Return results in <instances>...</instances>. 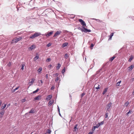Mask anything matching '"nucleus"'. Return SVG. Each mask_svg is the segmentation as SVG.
<instances>
[{
  "label": "nucleus",
  "instance_id": "obj_25",
  "mask_svg": "<svg viewBox=\"0 0 134 134\" xmlns=\"http://www.w3.org/2000/svg\"><path fill=\"white\" fill-rule=\"evenodd\" d=\"M35 36L34 35H32L29 38H30L34 39L35 38Z\"/></svg>",
  "mask_w": 134,
  "mask_h": 134
},
{
  "label": "nucleus",
  "instance_id": "obj_60",
  "mask_svg": "<svg viewBox=\"0 0 134 134\" xmlns=\"http://www.w3.org/2000/svg\"><path fill=\"white\" fill-rule=\"evenodd\" d=\"M59 115L60 116H61V115L60 113V112L59 111Z\"/></svg>",
  "mask_w": 134,
  "mask_h": 134
},
{
  "label": "nucleus",
  "instance_id": "obj_36",
  "mask_svg": "<svg viewBox=\"0 0 134 134\" xmlns=\"http://www.w3.org/2000/svg\"><path fill=\"white\" fill-rule=\"evenodd\" d=\"M39 90V89L38 88L35 91H33V93H35L37 92Z\"/></svg>",
  "mask_w": 134,
  "mask_h": 134
},
{
  "label": "nucleus",
  "instance_id": "obj_43",
  "mask_svg": "<svg viewBox=\"0 0 134 134\" xmlns=\"http://www.w3.org/2000/svg\"><path fill=\"white\" fill-rule=\"evenodd\" d=\"M51 60V59L50 58H48L46 59V61L47 62H48L50 61Z\"/></svg>",
  "mask_w": 134,
  "mask_h": 134
},
{
  "label": "nucleus",
  "instance_id": "obj_44",
  "mask_svg": "<svg viewBox=\"0 0 134 134\" xmlns=\"http://www.w3.org/2000/svg\"><path fill=\"white\" fill-rule=\"evenodd\" d=\"M55 88V87L54 86H53L51 88V90H52L54 89Z\"/></svg>",
  "mask_w": 134,
  "mask_h": 134
},
{
  "label": "nucleus",
  "instance_id": "obj_42",
  "mask_svg": "<svg viewBox=\"0 0 134 134\" xmlns=\"http://www.w3.org/2000/svg\"><path fill=\"white\" fill-rule=\"evenodd\" d=\"M51 45V44L50 43H48V44L47 45V47H49Z\"/></svg>",
  "mask_w": 134,
  "mask_h": 134
},
{
  "label": "nucleus",
  "instance_id": "obj_11",
  "mask_svg": "<svg viewBox=\"0 0 134 134\" xmlns=\"http://www.w3.org/2000/svg\"><path fill=\"white\" fill-rule=\"evenodd\" d=\"M35 48H36V46H35V45L33 44V45H32L29 48L31 50H32V49Z\"/></svg>",
  "mask_w": 134,
  "mask_h": 134
},
{
  "label": "nucleus",
  "instance_id": "obj_30",
  "mask_svg": "<svg viewBox=\"0 0 134 134\" xmlns=\"http://www.w3.org/2000/svg\"><path fill=\"white\" fill-rule=\"evenodd\" d=\"M25 66L24 64H21V69L23 70L24 69V68Z\"/></svg>",
  "mask_w": 134,
  "mask_h": 134
},
{
  "label": "nucleus",
  "instance_id": "obj_14",
  "mask_svg": "<svg viewBox=\"0 0 134 134\" xmlns=\"http://www.w3.org/2000/svg\"><path fill=\"white\" fill-rule=\"evenodd\" d=\"M52 95H49L47 97L46 99L47 100H49L51 98H52Z\"/></svg>",
  "mask_w": 134,
  "mask_h": 134
},
{
  "label": "nucleus",
  "instance_id": "obj_9",
  "mask_svg": "<svg viewBox=\"0 0 134 134\" xmlns=\"http://www.w3.org/2000/svg\"><path fill=\"white\" fill-rule=\"evenodd\" d=\"M35 37H38L41 35V34L40 33H36L34 34Z\"/></svg>",
  "mask_w": 134,
  "mask_h": 134
},
{
  "label": "nucleus",
  "instance_id": "obj_55",
  "mask_svg": "<svg viewBox=\"0 0 134 134\" xmlns=\"http://www.w3.org/2000/svg\"><path fill=\"white\" fill-rule=\"evenodd\" d=\"M54 75H55L56 76H58V74H57V73L55 74H54Z\"/></svg>",
  "mask_w": 134,
  "mask_h": 134
},
{
  "label": "nucleus",
  "instance_id": "obj_29",
  "mask_svg": "<svg viewBox=\"0 0 134 134\" xmlns=\"http://www.w3.org/2000/svg\"><path fill=\"white\" fill-rule=\"evenodd\" d=\"M121 81H120L118 82L116 84V86H119L120 83L121 82Z\"/></svg>",
  "mask_w": 134,
  "mask_h": 134
},
{
  "label": "nucleus",
  "instance_id": "obj_59",
  "mask_svg": "<svg viewBox=\"0 0 134 134\" xmlns=\"http://www.w3.org/2000/svg\"><path fill=\"white\" fill-rule=\"evenodd\" d=\"M10 105V104H8V105H7V107H9V106Z\"/></svg>",
  "mask_w": 134,
  "mask_h": 134
},
{
  "label": "nucleus",
  "instance_id": "obj_24",
  "mask_svg": "<svg viewBox=\"0 0 134 134\" xmlns=\"http://www.w3.org/2000/svg\"><path fill=\"white\" fill-rule=\"evenodd\" d=\"M133 113L132 111L130 110L129 111L126 113V115H127L129 114H132Z\"/></svg>",
  "mask_w": 134,
  "mask_h": 134
},
{
  "label": "nucleus",
  "instance_id": "obj_16",
  "mask_svg": "<svg viewBox=\"0 0 134 134\" xmlns=\"http://www.w3.org/2000/svg\"><path fill=\"white\" fill-rule=\"evenodd\" d=\"M68 44V43H64L63 44L62 47H66L67 46Z\"/></svg>",
  "mask_w": 134,
  "mask_h": 134
},
{
  "label": "nucleus",
  "instance_id": "obj_8",
  "mask_svg": "<svg viewBox=\"0 0 134 134\" xmlns=\"http://www.w3.org/2000/svg\"><path fill=\"white\" fill-rule=\"evenodd\" d=\"M35 81V79H32L31 81L29 82V86H30L32 85L33 84L34 82Z\"/></svg>",
  "mask_w": 134,
  "mask_h": 134
},
{
  "label": "nucleus",
  "instance_id": "obj_12",
  "mask_svg": "<svg viewBox=\"0 0 134 134\" xmlns=\"http://www.w3.org/2000/svg\"><path fill=\"white\" fill-rule=\"evenodd\" d=\"M41 96H38L37 97H36L34 98V100H39Z\"/></svg>",
  "mask_w": 134,
  "mask_h": 134
},
{
  "label": "nucleus",
  "instance_id": "obj_19",
  "mask_svg": "<svg viewBox=\"0 0 134 134\" xmlns=\"http://www.w3.org/2000/svg\"><path fill=\"white\" fill-rule=\"evenodd\" d=\"M42 70V68L41 67H40L37 70V71L38 73H40Z\"/></svg>",
  "mask_w": 134,
  "mask_h": 134
},
{
  "label": "nucleus",
  "instance_id": "obj_40",
  "mask_svg": "<svg viewBox=\"0 0 134 134\" xmlns=\"http://www.w3.org/2000/svg\"><path fill=\"white\" fill-rule=\"evenodd\" d=\"M99 123V124H100V125H102L104 123V121H102V122H100Z\"/></svg>",
  "mask_w": 134,
  "mask_h": 134
},
{
  "label": "nucleus",
  "instance_id": "obj_58",
  "mask_svg": "<svg viewBox=\"0 0 134 134\" xmlns=\"http://www.w3.org/2000/svg\"><path fill=\"white\" fill-rule=\"evenodd\" d=\"M132 94L134 96V90L133 91Z\"/></svg>",
  "mask_w": 134,
  "mask_h": 134
},
{
  "label": "nucleus",
  "instance_id": "obj_57",
  "mask_svg": "<svg viewBox=\"0 0 134 134\" xmlns=\"http://www.w3.org/2000/svg\"><path fill=\"white\" fill-rule=\"evenodd\" d=\"M2 102L1 101H0V107L1 106V104H2Z\"/></svg>",
  "mask_w": 134,
  "mask_h": 134
},
{
  "label": "nucleus",
  "instance_id": "obj_54",
  "mask_svg": "<svg viewBox=\"0 0 134 134\" xmlns=\"http://www.w3.org/2000/svg\"><path fill=\"white\" fill-rule=\"evenodd\" d=\"M93 66H93V65H91L90 67H91V69L93 67Z\"/></svg>",
  "mask_w": 134,
  "mask_h": 134
},
{
  "label": "nucleus",
  "instance_id": "obj_17",
  "mask_svg": "<svg viewBox=\"0 0 134 134\" xmlns=\"http://www.w3.org/2000/svg\"><path fill=\"white\" fill-rule=\"evenodd\" d=\"M61 66V65L59 64L58 63V66H57L56 69L57 70H58Z\"/></svg>",
  "mask_w": 134,
  "mask_h": 134
},
{
  "label": "nucleus",
  "instance_id": "obj_33",
  "mask_svg": "<svg viewBox=\"0 0 134 134\" xmlns=\"http://www.w3.org/2000/svg\"><path fill=\"white\" fill-rule=\"evenodd\" d=\"M114 34L113 33H111L110 35V37L109 39H111L112 37L113 36Z\"/></svg>",
  "mask_w": 134,
  "mask_h": 134
},
{
  "label": "nucleus",
  "instance_id": "obj_47",
  "mask_svg": "<svg viewBox=\"0 0 134 134\" xmlns=\"http://www.w3.org/2000/svg\"><path fill=\"white\" fill-rule=\"evenodd\" d=\"M100 125L99 124V123H98L96 125V126H97V127H98L100 126Z\"/></svg>",
  "mask_w": 134,
  "mask_h": 134
},
{
  "label": "nucleus",
  "instance_id": "obj_38",
  "mask_svg": "<svg viewBox=\"0 0 134 134\" xmlns=\"http://www.w3.org/2000/svg\"><path fill=\"white\" fill-rule=\"evenodd\" d=\"M94 44H91L90 46V48L91 49H93V47L94 46Z\"/></svg>",
  "mask_w": 134,
  "mask_h": 134
},
{
  "label": "nucleus",
  "instance_id": "obj_63",
  "mask_svg": "<svg viewBox=\"0 0 134 134\" xmlns=\"http://www.w3.org/2000/svg\"><path fill=\"white\" fill-rule=\"evenodd\" d=\"M93 129H94V128L93 129Z\"/></svg>",
  "mask_w": 134,
  "mask_h": 134
},
{
  "label": "nucleus",
  "instance_id": "obj_62",
  "mask_svg": "<svg viewBox=\"0 0 134 134\" xmlns=\"http://www.w3.org/2000/svg\"><path fill=\"white\" fill-rule=\"evenodd\" d=\"M71 120H72V119H71L70 120V122L71 121Z\"/></svg>",
  "mask_w": 134,
  "mask_h": 134
},
{
  "label": "nucleus",
  "instance_id": "obj_18",
  "mask_svg": "<svg viewBox=\"0 0 134 134\" xmlns=\"http://www.w3.org/2000/svg\"><path fill=\"white\" fill-rule=\"evenodd\" d=\"M133 57L132 56V55H131V56H130V58L129 60V61L130 62L131 61V60H132V59H133Z\"/></svg>",
  "mask_w": 134,
  "mask_h": 134
},
{
  "label": "nucleus",
  "instance_id": "obj_26",
  "mask_svg": "<svg viewBox=\"0 0 134 134\" xmlns=\"http://www.w3.org/2000/svg\"><path fill=\"white\" fill-rule=\"evenodd\" d=\"M115 57H113L111 58L109 60L111 61H112L115 58Z\"/></svg>",
  "mask_w": 134,
  "mask_h": 134
},
{
  "label": "nucleus",
  "instance_id": "obj_10",
  "mask_svg": "<svg viewBox=\"0 0 134 134\" xmlns=\"http://www.w3.org/2000/svg\"><path fill=\"white\" fill-rule=\"evenodd\" d=\"M77 125L76 124L75 125L74 128V129L73 130V131H75L76 130H78V129L77 128Z\"/></svg>",
  "mask_w": 134,
  "mask_h": 134
},
{
  "label": "nucleus",
  "instance_id": "obj_7",
  "mask_svg": "<svg viewBox=\"0 0 134 134\" xmlns=\"http://www.w3.org/2000/svg\"><path fill=\"white\" fill-rule=\"evenodd\" d=\"M134 68V65H131L128 68V70L129 71H131L132 69Z\"/></svg>",
  "mask_w": 134,
  "mask_h": 134
},
{
  "label": "nucleus",
  "instance_id": "obj_22",
  "mask_svg": "<svg viewBox=\"0 0 134 134\" xmlns=\"http://www.w3.org/2000/svg\"><path fill=\"white\" fill-rule=\"evenodd\" d=\"M3 104L2 105V106L1 107L2 109H4L6 107L7 104H5L3 106Z\"/></svg>",
  "mask_w": 134,
  "mask_h": 134
},
{
  "label": "nucleus",
  "instance_id": "obj_45",
  "mask_svg": "<svg viewBox=\"0 0 134 134\" xmlns=\"http://www.w3.org/2000/svg\"><path fill=\"white\" fill-rule=\"evenodd\" d=\"M52 66V65L51 64H50L48 65V67L49 68L51 69Z\"/></svg>",
  "mask_w": 134,
  "mask_h": 134
},
{
  "label": "nucleus",
  "instance_id": "obj_51",
  "mask_svg": "<svg viewBox=\"0 0 134 134\" xmlns=\"http://www.w3.org/2000/svg\"><path fill=\"white\" fill-rule=\"evenodd\" d=\"M93 133V131H90V132L88 134H92Z\"/></svg>",
  "mask_w": 134,
  "mask_h": 134
},
{
  "label": "nucleus",
  "instance_id": "obj_1",
  "mask_svg": "<svg viewBox=\"0 0 134 134\" xmlns=\"http://www.w3.org/2000/svg\"><path fill=\"white\" fill-rule=\"evenodd\" d=\"M81 30L82 32H83L85 33L87 32H90L91 31L90 29H88L85 28V27H83L82 29H81Z\"/></svg>",
  "mask_w": 134,
  "mask_h": 134
},
{
  "label": "nucleus",
  "instance_id": "obj_34",
  "mask_svg": "<svg viewBox=\"0 0 134 134\" xmlns=\"http://www.w3.org/2000/svg\"><path fill=\"white\" fill-rule=\"evenodd\" d=\"M7 65L8 66L10 67L11 65V63L10 62H9Z\"/></svg>",
  "mask_w": 134,
  "mask_h": 134
},
{
  "label": "nucleus",
  "instance_id": "obj_27",
  "mask_svg": "<svg viewBox=\"0 0 134 134\" xmlns=\"http://www.w3.org/2000/svg\"><path fill=\"white\" fill-rule=\"evenodd\" d=\"M108 112H107L106 111L105 116V118H107L108 117Z\"/></svg>",
  "mask_w": 134,
  "mask_h": 134
},
{
  "label": "nucleus",
  "instance_id": "obj_13",
  "mask_svg": "<svg viewBox=\"0 0 134 134\" xmlns=\"http://www.w3.org/2000/svg\"><path fill=\"white\" fill-rule=\"evenodd\" d=\"M4 111L3 110L0 112V116L2 117L3 115L4 114Z\"/></svg>",
  "mask_w": 134,
  "mask_h": 134
},
{
  "label": "nucleus",
  "instance_id": "obj_46",
  "mask_svg": "<svg viewBox=\"0 0 134 134\" xmlns=\"http://www.w3.org/2000/svg\"><path fill=\"white\" fill-rule=\"evenodd\" d=\"M19 88V87H16V88H15L13 90L14 91H16V90H18Z\"/></svg>",
  "mask_w": 134,
  "mask_h": 134
},
{
  "label": "nucleus",
  "instance_id": "obj_56",
  "mask_svg": "<svg viewBox=\"0 0 134 134\" xmlns=\"http://www.w3.org/2000/svg\"><path fill=\"white\" fill-rule=\"evenodd\" d=\"M40 81L41 82V83H43V81L42 80H40Z\"/></svg>",
  "mask_w": 134,
  "mask_h": 134
},
{
  "label": "nucleus",
  "instance_id": "obj_50",
  "mask_svg": "<svg viewBox=\"0 0 134 134\" xmlns=\"http://www.w3.org/2000/svg\"><path fill=\"white\" fill-rule=\"evenodd\" d=\"M57 107H58V108H57V109H58V111L59 112V111H60V109L59 108L58 106V105L57 106Z\"/></svg>",
  "mask_w": 134,
  "mask_h": 134
},
{
  "label": "nucleus",
  "instance_id": "obj_15",
  "mask_svg": "<svg viewBox=\"0 0 134 134\" xmlns=\"http://www.w3.org/2000/svg\"><path fill=\"white\" fill-rule=\"evenodd\" d=\"M108 89V88H106L104 89V91L102 93L104 95L105 94V93L107 92Z\"/></svg>",
  "mask_w": 134,
  "mask_h": 134
},
{
  "label": "nucleus",
  "instance_id": "obj_32",
  "mask_svg": "<svg viewBox=\"0 0 134 134\" xmlns=\"http://www.w3.org/2000/svg\"><path fill=\"white\" fill-rule=\"evenodd\" d=\"M39 56L38 55L36 56L35 57L34 59L35 60H37L39 58Z\"/></svg>",
  "mask_w": 134,
  "mask_h": 134
},
{
  "label": "nucleus",
  "instance_id": "obj_4",
  "mask_svg": "<svg viewBox=\"0 0 134 134\" xmlns=\"http://www.w3.org/2000/svg\"><path fill=\"white\" fill-rule=\"evenodd\" d=\"M21 39L22 38L21 37H19L16 38H15L12 40V42L16 43L20 41Z\"/></svg>",
  "mask_w": 134,
  "mask_h": 134
},
{
  "label": "nucleus",
  "instance_id": "obj_61",
  "mask_svg": "<svg viewBox=\"0 0 134 134\" xmlns=\"http://www.w3.org/2000/svg\"><path fill=\"white\" fill-rule=\"evenodd\" d=\"M78 29H79V30H81V29H82V28H81L79 27V28H78Z\"/></svg>",
  "mask_w": 134,
  "mask_h": 134
},
{
  "label": "nucleus",
  "instance_id": "obj_64",
  "mask_svg": "<svg viewBox=\"0 0 134 134\" xmlns=\"http://www.w3.org/2000/svg\"><path fill=\"white\" fill-rule=\"evenodd\" d=\"M125 104H126V103H125Z\"/></svg>",
  "mask_w": 134,
  "mask_h": 134
},
{
  "label": "nucleus",
  "instance_id": "obj_21",
  "mask_svg": "<svg viewBox=\"0 0 134 134\" xmlns=\"http://www.w3.org/2000/svg\"><path fill=\"white\" fill-rule=\"evenodd\" d=\"M53 100L52 101L50 100L49 101L48 104H49V105H51L53 103Z\"/></svg>",
  "mask_w": 134,
  "mask_h": 134
},
{
  "label": "nucleus",
  "instance_id": "obj_39",
  "mask_svg": "<svg viewBox=\"0 0 134 134\" xmlns=\"http://www.w3.org/2000/svg\"><path fill=\"white\" fill-rule=\"evenodd\" d=\"M51 131L50 130H49V129L47 130V133H51Z\"/></svg>",
  "mask_w": 134,
  "mask_h": 134
},
{
  "label": "nucleus",
  "instance_id": "obj_35",
  "mask_svg": "<svg viewBox=\"0 0 134 134\" xmlns=\"http://www.w3.org/2000/svg\"><path fill=\"white\" fill-rule=\"evenodd\" d=\"M21 101L22 102L24 103L26 101V99H25L24 98L22 99Z\"/></svg>",
  "mask_w": 134,
  "mask_h": 134
},
{
  "label": "nucleus",
  "instance_id": "obj_28",
  "mask_svg": "<svg viewBox=\"0 0 134 134\" xmlns=\"http://www.w3.org/2000/svg\"><path fill=\"white\" fill-rule=\"evenodd\" d=\"M65 72V67H64L62 71V72L63 74Z\"/></svg>",
  "mask_w": 134,
  "mask_h": 134
},
{
  "label": "nucleus",
  "instance_id": "obj_6",
  "mask_svg": "<svg viewBox=\"0 0 134 134\" xmlns=\"http://www.w3.org/2000/svg\"><path fill=\"white\" fill-rule=\"evenodd\" d=\"M53 31H51L50 32H48L45 34V35L47 37H48L53 33Z\"/></svg>",
  "mask_w": 134,
  "mask_h": 134
},
{
  "label": "nucleus",
  "instance_id": "obj_2",
  "mask_svg": "<svg viewBox=\"0 0 134 134\" xmlns=\"http://www.w3.org/2000/svg\"><path fill=\"white\" fill-rule=\"evenodd\" d=\"M111 105H112V103L111 102L107 104V107L106 108V109H107V111H110V108L111 106Z\"/></svg>",
  "mask_w": 134,
  "mask_h": 134
},
{
  "label": "nucleus",
  "instance_id": "obj_31",
  "mask_svg": "<svg viewBox=\"0 0 134 134\" xmlns=\"http://www.w3.org/2000/svg\"><path fill=\"white\" fill-rule=\"evenodd\" d=\"M97 85H98V86L97 87H95V88L96 89H99L100 88L99 87V85L98 84H96L95 85H94V86H96Z\"/></svg>",
  "mask_w": 134,
  "mask_h": 134
},
{
  "label": "nucleus",
  "instance_id": "obj_37",
  "mask_svg": "<svg viewBox=\"0 0 134 134\" xmlns=\"http://www.w3.org/2000/svg\"><path fill=\"white\" fill-rule=\"evenodd\" d=\"M64 57L66 59H67L68 57V56L67 54L66 53Z\"/></svg>",
  "mask_w": 134,
  "mask_h": 134
},
{
  "label": "nucleus",
  "instance_id": "obj_5",
  "mask_svg": "<svg viewBox=\"0 0 134 134\" xmlns=\"http://www.w3.org/2000/svg\"><path fill=\"white\" fill-rule=\"evenodd\" d=\"M62 31H58L54 34L53 37H55L59 36L62 33Z\"/></svg>",
  "mask_w": 134,
  "mask_h": 134
},
{
  "label": "nucleus",
  "instance_id": "obj_3",
  "mask_svg": "<svg viewBox=\"0 0 134 134\" xmlns=\"http://www.w3.org/2000/svg\"><path fill=\"white\" fill-rule=\"evenodd\" d=\"M79 21L81 23V24L82 25L83 27H85L86 26V23L82 19H79Z\"/></svg>",
  "mask_w": 134,
  "mask_h": 134
},
{
  "label": "nucleus",
  "instance_id": "obj_20",
  "mask_svg": "<svg viewBox=\"0 0 134 134\" xmlns=\"http://www.w3.org/2000/svg\"><path fill=\"white\" fill-rule=\"evenodd\" d=\"M102 70V68H101V69H100L99 70H98L96 72V74L97 75V74H98L99 73L101 72V71Z\"/></svg>",
  "mask_w": 134,
  "mask_h": 134
},
{
  "label": "nucleus",
  "instance_id": "obj_23",
  "mask_svg": "<svg viewBox=\"0 0 134 134\" xmlns=\"http://www.w3.org/2000/svg\"><path fill=\"white\" fill-rule=\"evenodd\" d=\"M34 112H35V111H34V110H33V109H32L30 110V111H29V113H34Z\"/></svg>",
  "mask_w": 134,
  "mask_h": 134
},
{
  "label": "nucleus",
  "instance_id": "obj_41",
  "mask_svg": "<svg viewBox=\"0 0 134 134\" xmlns=\"http://www.w3.org/2000/svg\"><path fill=\"white\" fill-rule=\"evenodd\" d=\"M58 80H59V78H58V77H57L56 78L55 81L56 82H57V81H58Z\"/></svg>",
  "mask_w": 134,
  "mask_h": 134
},
{
  "label": "nucleus",
  "instance_id": "obj_49",
  "mask_svg": "<svg viewBox=\"0 0 134 134\" xmlns=\"http://www.w3.org/2000/svg\"><path fill=\"white\" fill-rule=\"evenodd\" d=\"M85 94L84 93H83L81 94V97L85 95Z\"/></svg>",
  "mask_w": 134,
  "mask_h": 134
},
{
  "label": "nucleus",
  "instance_id": "obj_53",
  "mask_svg": "<svg viewBox=\"0 0 134 134\" xmlns=\"http://www.w3.org/2000/svg\"><path fill=\"white\" fill-rule=\"evenodd\" d=\"M94 130H95L96 128H98V127H97V126L96 125V126H94Z\"/></svg>",
  "mask_w": 134,
  "mask_h": 134
},
{
  "label": "nucleus",
  "instance_id": "obj_52",
  "mask_svg": "<svg viewBox=\"0 0 134 134\" xmlns=\"http://www.w3.org/2000/svg\"><path fill=\"white\" fill-rule=\"evenodd\" d=\"M46 79H47L48 78V75L47 74H46Z\"/></svg>",
  "mask_w": 134,
  "mask_h": 134
},
{
  "label": "nucleus",
  "instance_id": "obj_48",
  "mask_svg": "<svg viewBox=\"0 0 134 134\" xmlns=\"http://www.w3.org/2000/svg\"><path fill=\"white\" fill-rule=\"evenodd\" d=\"M129 104V103L128 102H126V107L128 106V105Z\"/></svg>",
  "mask_w": 134,
  "mask_h": 134
}]
</instances>
